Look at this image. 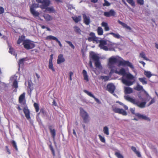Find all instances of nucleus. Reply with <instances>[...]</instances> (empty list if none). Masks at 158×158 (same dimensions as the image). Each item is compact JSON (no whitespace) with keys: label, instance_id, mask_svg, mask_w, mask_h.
<instances>
[{"label":"nucleus","instance_id":"33","mask_svg":"<svg viewBox=\"0 0 158 158\" xmlns=\"http://www.w3.org/2000/svg\"><path fill=\"white\" fill-rule=\"evenodd\" d=\"M57 39L56 37L51 35L48 36L45 38V39L47 40H53L55 41Z\"/></svg>","mask_w":158,"mask_h":158},{"label":"nucleus","instance_id":"14","mask_svg":"<svg viewBox=\"0 0 158 158\" xmlns=\"http://www.w3.org/2000/svg\"><path fill=\"white\" fill-rule=\"evenodd\" d=\"M115 89V86L112 83L108 84L107 85V90L110 93H113Z\"/></svg>","mask_w":158,"mask_h":158},{"label":"nucleus","instance_id":"28","mask_svg":"<svg viewBox=\"0 0 158 158\" xmlns=\"http://www.w3.org/2000/svg\"><path fill=\"white\" fill-rule=\"evenodd\" d=\"M101 25L102 27H104L105 31H107L110 30L109 27L108 26L107 23L105 22H102L101 24Z\"/></svg>","mask_w":158,"mask_h":158},{"label":"nucleus","instance_id":"43","mask_svg":"<svg viewBox=\"0 0 158 158\" xmlns=\"http://www.w3.org/2000/svg\"><path fill=\"white\" fill-rule=\"evenodd\" d=\"M99 139L100 141L102 143H105L106 142V140L105 137L103 136H102L101 135H98Z\"/></svg>","mask_w":158,"mask_h":158},{"label":"nucleus","instance_id":"23","mask_svg":"<svg viewBox=\"0 0 158 158\" xmlns=\"http://www.w3.org/2000/svg\"><path fill=\"white\" fill-rule=\"evenodd\" d=\"M134 89L138 91L142 90L145 93H146V91L143 89V87L139 84H137V85L134 87Z\"/></svg>","mask_w":158,"mask_h":158},{"label":"nucleus","instance_id":"13","mask_svg":"<svg viewBox=\"0 0 158 158\" xmlns=\"http://www.w3.org/2000/svg\"><path fill=\"white\" fill-rule=\"evenodd\" d=\"M30 11L31 13L35 18L41 20H42L39 17L40 14L39 12L35 10L32 9V8H31V10Z\"/></svg>","mask_w":158,"mask_h":158},{"label":"nucleus","instance_id":"30","mask_svg":"<svg viewBox=\"0 0 158 158\" xmlns=\"http://www.w3.org/2000/svg\"><path fill=\"white\" fill-rule=\"evenodd\" d=\"M124 91L126 94H129L132 92V89L128 87H124Z\"/></svg>","mask_w":158,"mask_h":158},{"label":"nucleus","instance_id":"32","mask_svg":"<svg viewBox=\"0 0 158 158\" xmlns=\"http://www.w3.org/2000/svg\"><path fill=\"white\" fill-rule=\"evenodd\" d=\"M103 132L105 135H109V128L106 126H105L103 128Z\"/></svg>","mask_w":158,"mask_h":158},{"label":"nucleus","instance_id":"39","mask_svg":"<svg viewBox=\"0 0 158 158\" xmlns=\"http://www.w3.org/2000/svg\"><path fill=\"white\" fill-rule=\"evenodd\" d=\"M24 36H23L19 37L17 41V44H20V43L23 42V41L24 40Z\"/></svg>","mask_w":158,"mask_h":158},{"label":"nucleus","instance_id":"63","mask_svg":"<svg viewBox=\"0 0 158 158\" xmlns=\"http://www.w3.org/2000/svg\"><path fill=\"white\" fill-rule=\"evenodd\" d=\"M52 104L55 106H56L57 105V104L56 103L55 100H53V101L52 102Z\"/></svg>","mask_w":158,"mask_h":158},{"label":"nucleus","instance_id":"4","mask_svg":"<svg viewBox=\"0 0 158 158\" xmlns=\"http://www.w3.org/2000/svg\"><path fill=\"white\" fill-rule=\"evenodd\" d=\"M101 49L105 51H114L118 48V45L108 41L101 40L99 45Z\"/></svg>","mask_w":158,"mask_h":158},{"label":"nucleus","instance_id":"61","mask_svg":"<svg viewBox=\"0 0 158 158\" xmlns=\"http://www.w3.org/2000/svg\"><path fill=\"white\" fill-rule=\"evenodd\" d=\"M12 143H13V144L14 146L15 147V148L16 149H17V146H16V143H15V141H13V142H12Z\"/></svg>","mask_w":158,"mask_h":158},{"label":"nucleus","instance_id":"20","mask_svg":"<svg viewBox=\"0 0 158 158\" xmlns=\"http://www.w3.org/2000/svg\"><path fill=\"white\" fill-rule=\"evenodd\" d=\"M49 6H46L44 8L45 9V11L49 13H55L56 11L53 6L48 7Z\"/></svg>","mask_w":158,"mask_h":158},{"label":"nucleus","instance_id":"56","mask_svg":"<svg viewBox=\"0 0 158 158\" xmlns=\"http://www.w3.org/2000/svg\"><path fill=\"white\" fill-rule=\"evenodd\" d=\"M4 12V9L2 6H0V14H2Z\"/></svg>","mask_w":158,"mask_h":158},{"label":"nucleus","instance_id":"19","mask_svg":"<svg viewBox=\"0 0 158 158\" xmlns=\"http://www.w3.org/2000/svg\"><path fill=\"white\" fill-rule=\"evenodd\" d=\"M116 12L114 10H110L108 12H105L104 13V15L108 17L114 16Z\"/></svg>","mask_w":158,"mask_h":158},{"label":"nucleus","instance_id":"50","mask_svg":"<svg viewBox=\"0 0 158 158\" xmlns=\"http://www.w3.org/2000/svg\"><path fill=\"white\" fill-rule=\"evenodd\" d=\"M50 132L53 137H54L55 135V131L53 129H50Z\"/></svg>","mask_w":158,"mask_h":158},{"label":"nucleus","instance_id":"49","mask_svg":"<svg viewBox=\"0 0 158 158\" xmlns=\"http://www.w3.org/2000/svg\"><path fill=\"white\" fill-rule=\"evenodd\" d=\"M127 2L131 6H135V3L133 0H127Z\"/></svg>","mask_w":158,"mask_h":158},{"label":"nucleus","instance_id":"47","mask_svg":"<svg viewBox=\"0 0 158 158\" xmlns=\"http://www.w3.org/2000/svg\"><path fill=\"white\" fill-rule=\"evenodd\" d=\"M65 41L69 44L72 48L73 49H74L75 47L71 42L68 41Z\"/></svg>","mask_w":158,"mask_h":158},{"label":"nucleus","instance_id":"2","mask_svg":"<svg viewBox=\"0 0 158 158\" xmlns=\"http://www.w3.org/2000/svg\"><path fill=\"white\" fill-rule=\"evenodd\" d=\"M114 72L123 76L122 81L123 83L126 85H131L135 81V77L129 73H126L125 70L124 68H121L119 71L116 69Z\"/></svg>","mask_w":158,"mask_h":158},{"label":"nucleus","instance_id":"15","mask_svg":"<svg viewBox=\"0 0 158 158\" xmlns=\"http://www.w3.org/2000/svg\"><path fill=\"white\" fill-rule=\"evenodd\" d=\"M25 93H23L20 95L19 98V102L21 104H23V106H25L26 105L25 100Z\"/></svg>","mask_w":158,"mask_h":158},{"label":"nucleus","instance_id":"5","mask_svg":"<svg viewBox=\"0 0 158 158\" xmlns=\"http://www.w3.org/2000/svg\"><path fill=\"white\" fill-rule=\"evenodd\" d=\"M99 56L98 54H95L93 52H91L90 53V59H92L94 61H95V66L97 69H98L100 70L102 69V68L99 61Z\"/></svg>","mask_w":158,"mask_h":158},{"label":"nucleus","instance_id":"10","mask_svg":"<svg viewBox=\"0 0 158 158\" xmlns=\"http://www.w3.org/2000/svg\"><path fill=\"white\" fill-rule=\"evenodd\" d=\"M19 79V77L16 75L12 76L10 78V80L13 82V86L16 89L18 88L17 80Z\"/></svg>","mask_w":158,"mask_h":158},{"label":"nucleus","instance_id":"31","mask_svg":"<svg viewBox=\"0 0 158 158\" xmlns=\"http://www.w3.org/2000/svg\"><path fill=\"white\" fill-rule=\"evenodd\" d=\"M139 56V57L143 58L146 60H149V59L146 56L145 53L143 52H142L140 53Z\"/></svg>","mask_w":158,"mask_h":158},{"label":"nucleus","instance_id":"21","mask_svg":"<svg viewBox=\"0 0 158 158\" xmlns=\"http://www.w3.org/2000/svg\"><path fill=\"white\" fill-rule=\"evenodd\" d=\"M43 17L47 21H52L53 19L52 17L48 14H44L43 15Z\"/></svg>","mask_w":158,"mask_h":158},{"label":"nucleus","instance_id":"51","mask_svg":"<svg viewBox=\"0 0 158 158\" xmlns=\"http://www.w3.org/2000/svg\"><path fill=\"white\" fill-rule=\"evenodd\" d=\"M104 2H105L103 4L104 6H109L110 5V4L106 0H104Z\"/></svg>","mask_w":158,"mask_h":158},{"label":"nucleus","instance_id":"8","mask_svg":"<svg viewBox=\"0 0 158 158\" xmlns=\"http://www.w3.org/2000/svg\"><path fill=\"white\" fill-rule=\"evenodd\" d=\"M36 1L39 3L42 4V5L40 7L42 9H44L45 6H49L51 4L50 0H36Z\"/></svg>","mask_w":158,"mask_h":158},{"label":"nucleus","instance_id":"53","mask_svg":"<svg viewBox=\"0 0 158 158\" xmlns=\"http://www.w3.org/2000/svg\"><path fill=\"white\" fill-rule=\"evenodd\" d=\"M137 2L141 5H142L144 3L143 0H137Z\"/></svg>","mask_w":158,"mask_h":158},{"label":"nucleus","instance_id":"52","mask_svg":"<svg viewBox=\"0 0 158 158\" xmlns=\"http://www.w3.org/2000/svg\"><path fill=\"white\" fill-rule=\"evenodd\" d=\"M155 102V100L154 98H152L151 99V100L150 102H149V104H148V106H149L150 105L154 103Z\"/></svg>","mask_w":158,"mask_h":158},{"label":"nucleus","instance_id":"55","mask_svg":"<svg viewBox=\"0 0 158 158\" xmlns=\"http://www.w3.org/2000/svg\"><path fill=\"white\" fill-rule=\"evenodd\" d=\"M130 110L131 112V113L133 114H134L135 115L136 113H135V108H130Z\"/></svg>","mask_w":158,"mask_h":158},{"label":"nucleus","instance_id":"35","mask_svg":"<svg viewBox=\"0 0 158 158\" xmlns=\"http://www.w3.org/2000/svg\"><path fill=\"white\" fill-rule=\"evenodd\" d=\"M27 60L26 58H24L19 60L18 62V64L19 66H22L24 62Z\"/></svg>","mask_w":158,"mask_h":158},{"label":"nucleus","instance_id":"34","mask_svg":"<svg viewBox=\"0 0 158 158\" xmlns=\"http://www.w3.org/2000/svg\"><path fill=\"white\" fill-rule=\"evenodd\" d=\"M139 80L143 85H145L147 84V81H146V78L144 77L139 78Z\"/></svg>","mask_w":158,"mask_h":158},{"label":"nucleus","instance_id":"59","mask_svg":"<svg viewBox=\"0 0 158 158\" xmlns=\"http://www.w3.org/2000/svg\"><path fill=\"white\" fill-rule=\"evenodd\" d=\"M35 77L37 78L38 79H39L40 78V75H39L37 73H35Z\"/></svg>","mask_w":158,"mask_h":158},{"label":"nucleus","instance_id":"36","mask_svg":"<svg viewBox=\"0 0 158 158\" xmlns=\"http://www.w3.org/2000/svg\"><path fill=\"white\" fill-rule=\"evenodd\" d=\"M110 77L108 76H101L100 77L99 79L103 80L105 81H108Z\"/></svg>","mask_w":158,"mask_h":158},{"label":"nucleus","instance_id":"46","mask_svg":"<svg viewBox=\"0 0 158 158\" xmlns=\"http://www.w3.org/2000/svg\"><path fill=\"white\" fill-rule=\"evenodd\" d=\"M34 106L35 108L36 112H38L39 111V106L38 104L35 103L34 104Z\"/></svg>","mask_w":158,"mask_h":158},{"label":"nucleus","instance_id":"22","mask_svg":"<svg viewBox=\"0 0 158 158\" xmlns=\"http://www.w3.org/2000/svg\"><path fill=\"white\" fill-rule=\"evenodd\" d=\"M135 115L138 117L139 118H141L148 121H149L150 119L148 117L145 115L140 114L139 113H136Z\"/></svg>","mask_w":158,"mask_h":158},{"label":"nucleus","instance_id":"27","mask_svg":"<svg viewBox=\"0 0 158 158\" xmlns=\"http://www.w3.org/2000/svg\"><path fill=\"white\" fill-rule=\"evenodd\" d=\"M82 74L84 80H85L86 81H89L88 76L87 75L86 71L85 70H83Z\"/></svg>","mask_w":158,"mask_h":158},{"label":"nucleus","instance_id":"60","mask_svg":"<svg viewBox=\"0 0 158 158\" xmlns=\"http://www.w3.org/2000/svg\"><path fill=\"white\" fill-rule=\"evenodd\" d=\"M139 62L140 63L142 64H143V67H144L145 65V63L143 61H139Z\"/></svg>","mask_w":158,"mask_h":158},{"label":"nucleus","instance_id":"11","mask_svg":"<svg viewBox=\"0 0 158 158\" xmlns=\"http://www.w3.org/2000/svg\"><path fill=\"white\" fill-rule=\"evenodd\" d=\"M53 55L52 54L50 55V58L48 61V68L51 69L52 72H54L55 71V69L53 67L52 63V60L53 59Z\"/></svg>","mask_w":158,"mask_h":158},{"label":"nucleus","instance_id":"24","mask_svg":"<svg viewBox=\"0 0 158 158\" xmlns=\"http://www.w3.org/2000/svg\"><path fill=\"white\" fill-rule=\"evenodd\" d=\"M131 149L135 153L138 157H141V155L139 152L136 149V148L132 146L131 147Z\"/></svg>","mask_w":158,"mask_h":158},{"label":"nucleus","instance_id":"45","mask_svg":"<svg viewBox=\"0 0 158 158\" xmlns=\"http://www.w3.org/2000/svg\"><path fill=\"white\" fill-rule=\"evenodd\" d=\"M115 155L118 158H124L123 156L119 152H116Z\"/></svg>","mask_w":158,"mask_h":158},{"label":"nucleus","instance_id":"18","mask_svg":"<svg viewBox=\"0 0 158 158\" xmlns=\"http://www.w3.org/2000/svg\"><path fill=\"white\" fill-rule=\"evenodd\" d=\"M84 23L86 25H89L90 23V18L85 14L83 15Z\"/></svg>","mask_w":158,"mask_h":158},{"label":"nucleus","instance_id":"42","mask_svg":"<svg viewBox=\"0 0 158 158\" xmlns=\"http://www.w3.org/2000/svg\"><path fill=\"white\" fill-rule=\"evenodd\" d=\"M9 52L11 54L15 55V57H16V55L15 54V52L14 49L11 47H9Z\"/></svg>","mask_w":158,"mask_h":158},{"label":"nucleus","instance_id":"40","mask_svg":"<svg viewBox=\"0 0 158 158\" xmlns=\"http://www.w3.org/2000/svg\"><path fill=\"white\" fill-rule=\"evenodd\" d=\"M110 34L112 35L116 39H120L121 37V36L118 33L111 32Z\"/></svg>","mask_w":158,"mask_h":158},{"label":"nucleus","instance_id":"48","mask_svg":"<svg viewBox=\"0 0 158 158\" xmlns=\"http://www.w3.org/2000/svg\"><path fill=\"white\" fill-rule=\"evenodd\" d=\"M89 64L90 67L92 69L94 72L96 74H97L95 70L94 69V68H93L92 63L90 60L89 61Z\"/></svg>","mask_w":158,"mask_h":158},{"label":"nucleus","instance_id":"54","mask_svg":"<svg viewBox=\"0 0 158 158\" xmlns=\"http://www.w3.org/2000/svg\"><path fill=\"white\" fill-rule=\"evenodd\" d=\"M73 73L72 72H70L69 73V79L70 81L72 80V77L73 75Z\"/></svg>","mask_w":158,"mask_h":158},{"label":"nucleus","instance_id":"7","mask_svg":"<svg viewBox=\"0 0 158 158\" xmlns=\"http://www.w3.org/2000/svg\"><path fill=\"white\" fill-rule=\"evenodd\" d=\"M23 44L24 47L27 49L33 48L35 46L33 42L29 40H24L23 41Z\"/></svg>","mask_w":158,"mask_h":158},{"label":"nucleus","instance_id":"29","mask_svg":"<svg viewBox=\"0 0 158 158\" xmlns=\"http://www.w3.org/2000/svg\"><path fill=\"white\" fill-rule=\"evenodd\" d=\"M72 18L75 22L78 23L81 20V16H75L72 17Z\"/></svg>","mask_w":158,"mask_h":158},{"label":"nucleus","instance_id":"38","mask_svg":"<svg viewBox=\"0 0 158 158\" xmlns=\"http://www.w3.org/2000/svg\"><path fill=\"white\" fill-rule=\"evenodd\" d=\"M40 7L39 4L34 3L30 6V10H31V8L33 10H35V9Z\"/></svg>","mask_w":158,"mask_h":158},{"label":"nucleus","instance_id":"17","mask_svg":"<svg viewBox=\"0 0 158 158\" xmlns=\"http://www.w3.org/2000/svg\"><path fill=\"white\" fill-rule=\"evenodd\" d=\"M22 106L24 108L23 111L25 114L26 117L27 119H29L30 118V112L29 110L26 106V105L25 106Z\"/></svg>","mask_w":158,"mask_h":158},{"label":"nucleus","instance_id":"1","mask_svg":"<svg viewBox=\"0 0 158 158\" xmlns=\"http://www.w3.org/2000/svg\"><path fill=\"white\" fill-rule=\"evenodd\" d=\"M118 63L119 65L129 67L133 71H135L134 67L131 63L128 61H125L118 56H113L110 57L108 60L107 65L110 69L109 74L110 76L114 72L113 68L115 64Z\"/></svg>","mask_w":158,"mask_h":158},{"label":"nucleus","instance_id":"62","mask_svg":"<svg viewBox=\"0 0 158 158\" xmlns=\"http://www.w3.org/2000/svg\"><path fill=\"white\" fill-rule=\"evenodd\" d=\"M123 107L124 108V109L126 110H128V107L126 105H124L123 104Z\"/></svg>","mask_w":158,"mask_h":158},{"label":"nucleus","instance_id":"64","mask_svg":"<svg viewBox=\"0 0 158 158\" xmlns=\"http://www.w3.org/2000/svg\"><path fill=\"white\" fill-rule=\"evenodd\" d=\"M91 2L94 3H96L98 1V0H91Z\"/></svg>","mask_w":158,"mask_h":158},{"label":"nucleus","instance_id":"16","mask_svg":"<svg viewBox=\"0 0 158 158\" xmlns=\"http://www.w3.org/2000/svg\"><path fill=\"white\" fill-rule=\"evenodd\" d=\"M65 61V59L63 55L60 54L58 56L57 60V63L58 64H59L63 63Z\"/></svg>","mask_w":158,"mask_h":158},{"label":"nucleus","instance_id":"6","mask_svg":"<svg viewBox=\"0 0 158 158\" xmlns=\"http://www.w3.org/2000/svg\"><path fill=\"white\" fill-rule=\"evenodd\" d=\"M80 115L83 118L84 122L85 123H88L90 121L88 114L81 108H80Z\"/></svg>","mask_w":158,"mask_h":158},{"label":"nucleus","instance_id":"57","mask_svg":"<svg viewBox=\"0 0 158 158\" xmlns=\"http://www.w3.org/2000/svg\"><path fill=\"white\" fill-rule=\"evenodd\" d=\"M98 103H100V101H99V100L97 98H95L94 96V97L93 98Z\"/></svg>","mask_w":158,"mask_h":158},{"label":"nucleus","instance_id":"3","mask_svg":"<svg viewBox=\"0 0 158 158\" xmlns=\"http://www.w3.org/2000/svg\"><path fill=\"white\" fill-rule=\"evenodd\" d=\"M145 94L146 95V98L145 100V101L141 102H139L137 100L135 99L134 98L128 95H125L124 97L125 99L127 101L135 105H136L140 108H143L145 107L146 103L151 99V97L149 96L147 92L146 93H145Z\"/></svg>","mask_w":158,"mask_h":158},{"label":"nucleus","instance_id":"37","mask_svg":"<svg viewBox=\"0 0 158 158\" xmlns=\"http://www.w3.org/2000/svg\"><path fill=\"white\" fill-rule=\"evenodd\" d=\"M97 32L99 35H102L103 34V30L101 27H98L97 29Z\"/></svg>","mask_w":158,"mask_h":158},{"label":"nucleus","instance_id":"26","mask_svg":"<svg viewBox=\"0 0 158 158\" xmlns=\"http://www.w3.org/2000/svg\"><path fill=\"white\" fill-rule=\"evenodd\" d=\"M144 74L148 78H150L152 76H155V74H152L150 71H148L144 70Z\"/></svg>","mask_w":158,"mask_h":158},{"label":"nucleus","instance_id":"58","mask_svg":"<svg viewBox=\"0 0 158 158\" xmlns=\"http://www.w3.org/2000/svg\"><path fill=\"white\" fill-rule=\"evenodd\" d=\"M56 41L58 43L60 47H61L62 46V45L61 44L60 41L58 40V39L56 40Z\"/></svg>","mask_w":158,"mask_h":158},{"label":"nucleus","instance_id":"25","mask_svg":"<svg viewBox=\"0 0 158 158\" xmlns=\"http://www.w3.org/2000/svg\"><path fill=\"white\" fill-rule=\"evenodd\" d=\"M118 22L123 27L130 31L131 30V28L129 26L127 25L126 23H123V22L120 21V20L118 21Z\"/></svg>","mask_w":158,"mask_h":158},{"label":"nucleus","instance_id":"44","mask_svg":"<svg viewBox=\"0 0 158 158\" xmlns=\"http://www.w3.org/2000/svg\"><path fill=\"white\" fill-rule=\"evenodd\" d=\"M84 91L85 93L87 94L89 96L93 98L94 97V95L91 92L88 91L86 90H84Z\"/></svg>","mask_w":158,"mask_h":158},{"label":"nucleus","instance_id":"12","mask_svg":"<svg viewBox=\"0 0 158 158\" xmlns=\"http://www.w3.org/2000/svg\"><path fill=\"white\" fill-rule=\"evenodd\" d=\"M113 111L115 113H118L122 114L123 115L126 116L127 114L126 111L122 109L118 108H114L113 109Z\"/></svg>","mask_w":158,"mask_h":158},{"label":"nucleus","instance_id":"41","mask_svg":"<svg viewBox=\"0 0 158 158\" xmlns=\"http://www.w3.org/2000/svg\"><path fill=\"white\" fill-rule=\"evenodd\" d=\"M73 29H74V31L76 33H78V34L81 33V31L80 29L77 26H74L73 27Z\"/></svg>","mask_w":158,"mask_h":158},{"label":"nucleus","instance_id":"9","mask_svg":"<svg viewBox=\"0 0 158 158\" xmlns=\"http://www.w3.org/2000/svg\"><path fill=\"white\" fill-rule=\"evenodd\" d=\"M90 37H89L88 40L89 41H93L94 43H98L100 42L101 40H100L99 38L96 37L95 36V34L93 33H91L90 34Z\"/></svg>","mask_w":158,"mask_h":158}]
</instances>
